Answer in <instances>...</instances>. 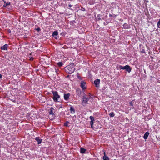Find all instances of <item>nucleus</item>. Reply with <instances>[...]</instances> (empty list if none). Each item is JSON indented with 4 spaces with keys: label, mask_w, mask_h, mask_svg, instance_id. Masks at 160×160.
Segmentation results:
<instances>
[{
    "label": "nucleus",
    "mask_w": 160,
    "mask_h": 160,
    "mask_svg": "<svg viewBox=\"0 0 160 160\" xmlns=\"http://www.w3.org/2000/svg\"><path fill=\"white\" fill-rule=\"evenodd\" d=\"M74 63H71L69 65H68L64 68L65 72L71 74L74 72L75 68L73 67Z\"/></svg>",
    "instance_id": "obj_1"
},
{
    "label": "nucleus",
    "mask_w": 160,
    "mask_h": 160,
    "mask_svg": "<svg viewBox=\"0 0 160 160\" xmlns=\"http://www.w3.org/2000/svg\"><path fill=\"white\" fill-rule=\"evenodd\" d=\"M91 98L92 97L91 96H88L87 95L84 93V95L82 98V105L83 106H86L88 104L89 99Z\"/></svg>",
    "instance_id": "obj_2"
},
{
    "label": "nucleus",
    "mask_w": 160,
    "mask_h": 160,
    "mask_svg": "<svg viewBox=\"0 0 160 160\" xmlns=\"http://www.w3.org/2000/svg\"><path fill=\"white\" fill-rule=\"evenodd\" d=\"M52 93L53 94V97L52 98L53 101L55 102H60V96L58 94V92L57 91H54L52 90L51 91Z\"/></svg>",
    "instance_id": "obj_3"
},
{
    "label": "nucleus",
    "mask_w": 160,
    "mask_h": 160,
    "mask_svg": "<svg viewBox=\"0 0 160 160\" xmlns=\"http://www.w3.org/2000/svg\"><path fill=\"white\" fill-rule=\"evenodd\" d=\"M120 69L126 70V71L129 73L131 70L130 67L128 65H126L125 66H122L121 65L119 66Z\"/></svg>",
    "instance_id": "obj_4"
},
{
    "label": "nucleus",
    "mask_w": 160,
    "mask_h": 160,
    "mask_svg": "<svg viewBox=\"0 0 160 160\" xmlns=\"http://www.w3.org/2000/svg\"><path fill=\"white\" fill-rule=\"evenodd\" d=\"M52 35L53 37L56 39H57L59 38L58 37V38L57 37V36L58 35V31H54L53 32Z\"/></svg>",
    "instance_id": "obj_5"
},
{
    "label": "nucleus",
    "mask_w": 160,
    "mask_h": 160,
    "mask_svg": "<svg viewBox=\"0 0 160 160\" xmlns=\"http://www.w3.org/2000/svg\"><path fill=\"white\" fill-rule=\"evenodd\" d=\"M100 80L98 79H96L94 81V83L96 87L98 88L99 87V84H100Z\"/></svg>",
    "instance_id": "obj_6"
},
{
    "label": "nucleus",
    "mask_w": 160,
    "mask_h": 160,
    "mask_svg": "<svg viewBox=\"0 0 160 160\" xmlns=\"http://www.w3.org/2000/svg\"><path fill=\"white\" fill-rule=\"evenodd\" d=\"M77 95L78 96V98L81 96L82 91L79 88H78L76 90Z\"/></svg>",
    "instance_id": "obj_7"
},
{
    "label": "nucleus",
    "mask_w": 160,
    "mask_h": 160,
    "mask_svg": "<svg viewBox=\"0 0 160 160\" xmlns=\"http://www.w3.org/2000/svg\"><path fill=\"white\" fill-rule=\"evenodd\" d=\"M86 82L83 81H82L81 83L80 86L82 89L84 90L86 89V87H85Z\"/></svg>",
    "instance_id": "obj_8"
},
{
    "label": "nucleus",
    "mask_w": 160,
    "mask_h": 160,
    "mask_svg": "<svg viewBox=\"0 0 160 160\" xmlns=\"http://www.w3.org/2000/svg\"><path fill=\"white\" fill-rule=\"evenodd\" d=\"M131 27L129 24H128L127 23H125L123 25V28L124 29H127L130 28Z\"/></svg>",
    "instance_id": "obj_9"
},
{
    "label": "nucleus",
    "mask_w": 160,
    "mask_h": 160,
    "mask_svg": "<svg viewBox=\"0 0 160 160\" xmlns=\"http://www.w3.org/2000/svg\"><path fill=\"white\" fill-rule=\"evenodd\" d=\"M54 109L53 108V107H51L49 110V114L54 115Z\"/></svg>",
    "instance_id": "obj_10"
},
{
    "label": "nucleus",
    "mask_w": 160,
    "mask_h": 160,
    "mask_svg": "<svg viewBox=\"0 0 160 160\" xmlns=\"http://www.w3.org/2000/svg\"><path fill=\"white\" fill-rule=\"evenodd\" d=\"M70 95L69 93H68L67 94L64 93V99L66 100H68L69 97L70 96Z\"/></svg>",
    "instance_id": "obj_11"
},
{
    "label": "nucleus",
    "mask_w": 160,
    "mask_h": 160,
    "mask_svg": "<svg viewBox=\"0 0 160 160\" xmlns=\"http://www.w3.org/2000/svg\"><path fill=\"white\" fill-rule=\"evenodd\" d=\"M35 140L38 142V144H40L42 141V139H40L39 137H36L35 138Z\"/></svg>",
    "instance_id": "obj_12"
},
{
    "label": "nucleus",
    "mask_w": 160,
    "mask_h": 160,
    "mask_svg": "<svg viewBox=\"0 0 160 160\" xmlns=\"http://www.w3.org/2000/svg\"><path fill=\"white\" fill-rule=\"evenodd\" d=\"M8 45L5 44L3 46L1 47L0 48L3 50H7L8 49Z\"/></svg>",
    "instance_id": "obj_13"
},
{
    "label": "nucleus",
    "mask_w": 160,
    "mask_h": 160,
    "mask_svg": "<svg viewBox=\"0 0 160 160\" xmlns=\"http://www.w3.org/2000/svg\"><path fill=\"white\" fill-rule=\"evenodd\" d=\"M70 110L71 113L74 114L75 113V110L74 108L72 106H71L70 107Z\"/></svg>",
    "instance_id": "obj_14"
},
{
    "label": "nucleus",
    "mask_w": 160,
    "mask_h": 160,
    "mask_svg": "<svg viewBox=\"0 0 160 160\" xmlns=\"http://www.w3.org/2000/svg\"><path fill=\"white\" fill-rule=\"evenodd\" d=\"M149 135V133L148 132H146L144 134V136H143V138L145 139H146Z\"/></svg>",
    "instance_id": "obj_15"
},
{
    "label": "nucleus",
    "mask_w": 160,
    "mask_h": 160,
    "mask_svg": "<svg viewBox=\"0 0 160 160\" xmlns=\"http://www.w3.org/2000/svg\"><path fill=\"white\" fill-rule=\"evenodd\" d=\"M86 151V149L82 147L80 149V152L81 153H84Z\"/></svg>",
    "instance_id": "obj_16"
},
{
    "label": "nucleus",
    "mask_w": 160,
    "mask_h": 160,
    "mask_svg": "<svg viewBox=\"0 0 160 160\" xmlns=\"http://www.w3.org/2000/svg\"><path fill=\"white\" fill-rule=\"evenodd\" d=\"M10 5V2H8L7 3L6 2H4V3L3 5V6L4 7H6L8 5Z\"/></svg>",
    "instance_id": "obj_17"
},
{
    "label": "nucleus",
    "mask_w": 160,
    "mask_h": 160,
    "mask_svg": "<svg viewBox=\"0 0 160 160\" xmlns=\"http://www.w3.org/2000/svg\"><path fill=\"white\" fill-rule=\"evenodd\" d=\"M102 17V15L100 14H98V15L97 17V19L98 20H101V17Z\"/></svg>",
    "instance_id": "obj_18"
},
{
    "label": "nucleus",
    "mask_w": 160,
    "mask_h": 160,
    "mask_svg": "<svg viewBox=\"0 0 160 160\" xmlns=\"http://www.w3.org/2000/svg\"><path fill=\"white\" fill-rule=\"evenodd\" d=\"M134 100H133L129 102L130 105L132 106V108H134L133 106V103L134 102Z\"/></svg>",
    "instance_id": "obj_19"
},
{
    "label": "nucleus",
    "mask_w": 160,
    "mask_h": 160,
    "mask_svg": "<svg viewBox=\"0 0 160 160\" xmlns=\"http://www.w3.org/2000/svg\"><path fill=\"white\" fill-rule=\"evenodd\" d=\"M140 49L141 50V52L142 53H145V50L144 49V48L143 47V48L142 49L141 47L140 46Z\"/></svg>",
    "instance_id": "obj_20"
},
{
    "label": "nucleus",
    "mask_w": 160,
    "mask_h": 160,
    "mask_svg": "<svg viewBox=\"0 0 160 160\" xmlns=\"http://www.w3.org/2000/svg\"><path fill=\"white\" fill-rule=\"evenodd\" d=\"M115 115V114L113 112H111L109 114V116L110 117H114Z\"/></svg>",
    "instance_id": "obj_21"
},
{
    "label": "nucleus",
    "mask_w": 160,
    "mask_h": 160,
    "mask_svg": "<svg viewBox=\"0 0 160 160\" xmlns=\"http://www.w3.org/2000/svg\"><path fill=\"white\" fill-rule=\"evenodd\" d=\"M63 64L61 62H59L57 63V65L59 67H60L62 66Z\"/></svg>",
    "instance_id": "obj_22"
},
{
    "label": "nucleus",
    "mask_w": 160,
    "mask_h": 160,
    "mask_svg": "<svg viewBox=\"0 0 160 160\" xmlns=\"http://www.w3.org/2000/svg\"><path fill=\"white\" fill-rule=\"evenodd\" d=\"M103 160H110L108 156L103 157Z\"/></svg>",
    "instance_id": "obj_23"
},
{
    "label": "nucleus",
    "mask_w": 160,
    "mask_h": 160,
    "mask_svg": "<svg viewBox=\"0 0 160 160\" xmlns=\"http://www.w3.org/2000/svg\"><path fill=\"white\" fill-rule=\"evenodd\" d=\"M157 26L158 28H160V19L158 22Z\"/></svg>",
    "instance_id": "obj_24"
},
{
    "label": "nucleus",
    "mask_w": 160,
    "mask_h": 160,
    "mask_svg": "<svg viewBox=\"0 0 160 160\" xmlns=\"http://www.w3.org/2000/svg\"><path fill=\"white\" fill-rule=\"evenodd\" d=\"M90 119L91 120V121H94L95 120L94 117L92 116H90Z\"/></svg>",
    "instance_id": "obj_25"
},
{
    "label": "nucleus",
    "mask_w": 160,
    "mask_h": 160,
    "mask_svg": "<svg viewBox=\"0 0 160 160\" xmlns=\"http://www.w3.org/2000/svg\"><path fill=\"white\" fill-rule=\"evenodd\" d=\"M69 122L68 121H66L64 123V126H68V124Z\"/></svg>",
    "instance_id": "obj_26"
},
{
    "label": "nucleus",
    "mask_w": 160,
    "mask_h": 160,
    "mask_svg": "<svg viewBox=\"0 0 160 160\" xmlns=\"http://www.w3.org/2000/svg\"><path fill=\"white\" fill-rule=\"evenodd\" d=\"M93 121H90V124L91 127L92 128V126H93Z\"/></svg>",
    "instance_id": "obj_27"
},
{
    "label": "nucleus",
    "mask_w": 160,
    "mask_h": 160,
    "mask_svg": "<svg viewBox=\"0 0 160 160\" xmlns=\"http://www.w3.org/2000/svg\"><path fill=\"white\" fill-rule=\"evenodd\" d=\"M80 10L81 11H85V9L83 7H81V9Z\"/></svg>",
    "instance_id": "obj_28"
},
{
    "label": "nucleus",
    "mask_w": 160,
    "mask_h": 160,
    "mask_svg": "<svg viewBox=\"0 0 160 160\" xmlns=\"http://www.w3.org/2000/svg\"><path fill=\"white\" fill-rule=\"evenodd\" d=\"M36 31H37L38 32H39L40 31V29L39 28H38L36 29Z\"/></svg>",
    "instance_id": "obj_29"
},
{
    "label": "nucleus",
    "mask_w": 160,
    "mask_h": 160,
    "mask_svg": "<svg viewBox=\"0 0 160 160\" xmlns=\"http://www.w3.org/2000/svg\"><path fill=\"white\" fill-rule=\"evenodd\" d=\"M10 100H11V101H12L13 102H16L15 100H13V99H11Z\"/></svg>",
    "instance_id": "obj_30"
},
{
    "label": "nucleus",
    "mask_w": 160,
    "mask_h": 160,
    "mask_svg": "<svg viewBox=\"0 0 160 160\" xmlns=\"http://www.w3.org/2000/svg\"><path fill=\"white\" fill-rule=\"evenodd\" d=\"M103 154H104V156H103V157H105H105L107 156V155H106V152H105V151L103 152Z\"/></svg>",
    "instance_id": "obj_31"
},
{
    "label": "nucleus",
    "mask_w": 160,
    "mask_h": 160,
    "mask_svg": "<svg viewBox=\"0 0 160 160\" xmlns=\"http://www.w3.org/2000/svg\"><path fill=\"white\" fill-rule=\"evenodd\" d=\"M8 32L9 33H11V31L10 30V29H8Z\"/></svg>",
    "instance_id": "obj_32"
},
{
    "label": "nucleus",
    "mask_w": 160,
    "mask_h": 160,
    "mask_svg": "<svg viewBox=\"0 0 160 160\" xmlns=\"http://www.w3.org/2000/svg\"><path fill=\"white\" fill-rule=\"evenodd\" d=\"M33 58H32V57H31L30 58V61H33Z\"/></svg>",
    "instance_id": "obj_33"
},
{
    "label": "nucleus",
    "mask_w": 160,
    "mask_h": 160,
    "mask_svg": "<svg viewBox=\"0 0 160 160\" xmlns=\"http://www.w3.org/2000/svg\"><path fill=\"white\" fill-rule=\"evenodd\" d=\"M108 24V23L107 22H105L104 23V24L105 25H107V24Z\"/></svg>",
    "instance_id": "obj_34"
},
{
    "label": "nucleus",
    "mask_w": 160,
    "mask_h": 160,
    "mask_svg": "<svg viewBox=\"0 0 160 160\" xmlns=\"http://www.w3.org/2000/svg\"><path fill=\"white\" fill-rule=\"evenodd\" d=\"M148 3V0H144V3L145 2Z\"/></svg>",
    "instance_id": "obj_35"
},
{
    "label": "nucleus",
    "mask_w": 160,
    "mask_h": 160,
    "mask_svg": "<svg viewBox=\"0 0 160 160\" xmlns=\"http://www.w3.org/2000/svg\"><path fill=\"white\" fill-rule=\"evenodd\" d=\"M78 79H81V77H80V76H78Z\"/></svg>",
    "instance_id": "obj_36"
},
{
    "label": "nucleus",
    "mask_w": 160,
    "mask_h": 160,
    "mask_svg": "<svg viewBox=\"0 0 160 160\" xmlns=\"http://www.w3.org/2000/svg\"><path fill=\"white\" fill-rule=\"evenodd\" d=\"M72 6L71 5V4H69V5H68V7H72Z\"/></svg>",
    "instance_id": "obj_37"
},
{
    "label": "nucleus",
    "mask_w": 160,
    "mask_h": 160,
    "mask_svg": "<svg viewBox=\"0 0 160 160\" xmlns=\"http://www.w3.org/2000/svg\"><path fill=\"white\" fill-rule=\"evenodd\" d=\"M109 16L110 17H112V15L111 14H110L109 15Z\"/></svg>",
    "instance_id": "obj_38"
},
{
    "label": "nucleus",
    "mask_w": 160,
    "mask_h": 160,
    "mask_svg": "<svg viewBox=\"0 0 160 160\" xmlns=\"http://www.w3.org/2000/svg\"><path fill=\"white\" fill-rule=\"evenodd\" d=\"M2 78V75L1 74H0V79Z\"/></svg>",
    "instance_id": "obj_39"
},
{
    "label": "nucleus",
    "mask_w": 160,
    "mask_h": 160,
    "mask_svg": "<svg viewBox=\"0 0 160 160\" xmlns=\"http://www.w3.org/2000/svg\"><path fill=\"white\" fill-rule=\"evenodd\" d=\"M55 72H56V73L58 72L57 70L55 69Z\"/></svg>",
    "instance_id": "obj_40"
},
{
    "label": "nucleus",
    "mask_w": 160,
    "mask_h": 160,
    "mask_svg": "<svg viewBox=\"0 0 160 160\" xmlns=\"http://www.w3.org/2000/svg\"><path fill=\"white\" fill-rule=\"evenodd\" d=\"M60 108H62V106H61L60 107Z\"/></svg>",
    "instance_id": "obj_41"
},
{
    "label": "nucleus",
    "mask_w": 160,
    "mask_h": 160,
    "mask_svg": "<svg viewBox=\"0 0 160 160\" xmlns=\"http://www.w3.org/2000/svg\"><path fill=\"white\" fill-rule=\"evenodd\" d=\"M102 19H103V20H104V18H102Z\"/></svg>",
    "instance_id": "obj_42"
},
{
    "label": "nucleus",
    "mask_w": 160,
    "mask_h": 160,
    "mask_svg": "<svg viewBox=\"0 0 160 160\" xmlns=\"http://www.w3.org/2000/svg\"><path fill=\"white\" fill-rule=\"evenodd\" d=\"M114 160H116V159H114Z\"/></svg>",
    "instance_id": "obj_43"
}]
</instances>
